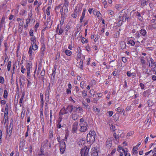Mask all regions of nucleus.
Returning a JSON list of instances; mask_svg holds the SVG:
<instances>
[{"mask_svg": "<svg viewBox=\"0 0 156 156\" xmlns=\"http://www.w3.org/2000/svg\"><path fill=\"white\" fill-rule=\"evenodd\" d=\"M124 135L123 132L121 130H118L116 132L114 133L113 136L116 139V142H115V143H117L118 142L117 139H118L120 137H123L124 136Z\"/></svg>", "mask_w": 156, "mask_h": 156, "instance_id": "obj_1", "label": "nucleus"}, {"mask_svg": "<svg viewBox=\"0 0 156 156\" xmlns=\"http://www.w3.org/2000/svg\"><path fill=\"white\" fill-rule=\"evenodd\" d=\"M119 17L120 20H122L123 22L125 21L126 19L128 20L129 18V17H127V13L125 12H123L122 11L120 12Z\"/></svg>", "mask_w": 156, "mask_h": 156, "instance_id": "obj_2", "label": "nucleus"}, {"mask_svg": "<svg viewBox=\"0 0 156 156\" xmlns=\"http://www.w3.org/2000/svg\"><path fill=\"white\" fill-rule=\"evenodd\" d=\"M89 149L87 147H85L82 149L80 151L81 156H87L88 154Z\"/></svg>", "mask_w": 156, "mask_h": 156, "instance_id": "obj_3", "label": "nucleus"}, {"mask_svg": "<svg viewBox=\"0 0 156 156\" xmlns=\"http://www.w3.org/2000/svg\"><path fill=\"white\" fill-rule=\"evenodd\" d=\"M32 64L30 61H28L26 66V68L27 70V74L28 76L30 73V69L32 68Z\"/></svg>", "mask_w": 156, "mask_h": 156, "instance_id": "obj_4", "label": "nucleus"}, {"mask_svg": "<svg viewBox=\"0 0 156 156\" xmlns=\"http://www.w3.org/2000/svg\"><path fill=\"white\" fill-rule=\"evenodd\" d=\"M79 126L80 127V131L82 132H86L87 129L88 125L87 124H79Z\"/></svg>", "mask_w": 156, "mask_h": 156, "instance_id": "obj_5", "label": "nucleus"}, {"mask_svg": "<svg viewBox=\"0 0 156 156\" xmlns=\"http://www.w3.org/2000/svg\"><path fill=\"white\" fill-rule=\"evenodd\" d=\"M78 122H75L72 126V132L73 133H76L78 129Z\"/></svg>", "mask_w": 156, "mask_h": 156, "instance_id": "obj_6", "label": "nucleus"}, {"mask_svg": "<svg viewBox=\"0 0 156 156\" xmlns=\"http://www.w3.org/2000/svg\"><path fill=\"white\" fill-rule=\"evenodd\" d=\"M95 136H90V135H87V141L90 143H93L95 140Z\"/></svg>", "mask_w": 156, "mask_h": 156, "instance_id": "obj_7", "label": "nucleus"}, {"mask_svg": "<svg viewBox=\"0 0 156 156\" xmlns=\"http://www.w3.org/2000/svg\"><path fill=\"white\" fill-rule=\"evenodd\" d=\"M78 140H79V141L78 143L79 146H82L85 143V138H79L78 139Z\"/></svg>", "mask_w": 156, "mask_h": 156, "instance_id": "obj_8", "label": "nucleus"}, {"mask_svg": "<svg viewBox=\"0 0 156 156\" xmlns=\"http://www.w3.org/2000/svg\"><path fill=\"white\" fill-rule=\"evenodd\" d=\"M60 7L61 5H60L56 7L55 9V11L56 12H57L59 10V9H60V12L61 13L62 16L64 14V12H63V8H61Z\"/></svg>", "mask_w": 156, "mask_h": 156, "instance_id": "obj_9", "label": "nucleus"}, {"mask_svg": "<svg viewBox=\"0 0 156 156\" xmlns=\"http://www.w3.org/2000/svg\"><path fill=\"white\" fill-rule=\"evenodd\" d=\"M8 114L4 113L3 119L2 122H4V125H5L6 122H8Z\"/></svg>", "mask_w": 156, "mask_h": 156, "instance_id": "obj_10", "label": "nucleus"}, {"mask_svg": "<svg viewBox=\"0 0 156 156\" xmlns=\"http://www.w3.org/2000/svg\"><path fill=\"white\" fill-rule=\"evenodd\" d=\"M68 5L67 3H65L64 4L63 7L64 10V13L65 14L68 12Z\"/></svg>", "mask_w": 156, "mask_h": 156, "instance_id": "obj_11", "label": "nucleus"}, {"mask_svg": "<svg viewBox=\"0 0 156 156\" xmlns=\"http://www.w3.org/2000/svg\"><path fill=\"white\" fill-rule=\"evenodd\" d=\"M68 113V111L66 108L64 107H63L60 111L59 114L60 115H63Z\"/></svg>", "mask_w": 156, "mask_h": 156, "instance_id": "obj_12", "label": "nucleus"}, {"mask_svg": "<svg viewBox=\"0 0 156 156\" xmlns=\"http://www.w3.org/2000/svg\"><path fill=\"white\" fill-rule=\"evenodd\" d=\"M24 96H25V92H24V91H23L22 93L21 97L20 99V101H19V104H20V106H22V105L21 104L22 103V102L23 101V100L24 98Z\"/></svg>", "mask_w": 156, "mask_h": 156, "instance_id": "obj_13", "label": "nucleus"}, {"mask_svg": "<svg viewBox=\"0 0 156 156\" xmlns=\"http://www.w3.org/2000/svg\"><path fill=\"white\" fill-rule=\"evenodd\" d=\"M20 87L21 88H22L25 84V80L22 79V80H20Z\"/></svg>", "mask_w": 156, "mask_h": 156, "instance_id": "obj_14", "label": "nucleus"}, {"mask_svg": "<svg viewBox=\"0 0 156 156\" xmlns=\"http://www.w3.org/2000/svg\"><path fill=\"white\" fill-rule=\"evenodd\" d=\"M66 109L68 111V112H69L71 113L73 109V107L72 105H69L68 106Z\"/></svg>", "mask_w": 156, "mask_h": 156, "instance_id": "obj_15", "label": "nucleus"}, {"mask_svg": "<svg viewBox=\"0 0 156 156\" xmlns=\"http://www.w3.org/2000/svg\"><path fill=\"white\" fill-rule=\"evenodd\" d=\"M31 48L34 50H36L38 48V46L36 44V43H34V42L31 43Z\"/></svg>", "mask_w": 156, "mask_h": 156, "instance_id": "obj_16", "label": "nucleus"}, {"mask_svg": "<svg viewBox=\"0 0 156 156\" xmlns=\"http://www.w3.org/2000/svg\"><path fill=\"white\" fill-rule=\"evenodd\" d=\"M151 122V119L150 116L148 115L147 116V118L145 121V124H147L148 122H149L148 127H149V126L150 125V123Z\"/></svg>", "mask_w": 156, "mask_h": 156, "instance_id": "obj_17", "label": "nucleus"}, {"mask_svg": "<svg viewBox=\"0 0 156 156\" xmlns=\"http://www.w3.org/2000/svg\"><path fill=\"white\" fill-rule=\"evenodd\" d=\"M45 45L43 43L42 44L41 48V55H43L44 53V51L45 50Z\"/></svg>", "mask_w": 156, "mask_h": 156, "instance_id": "obj_18", "label": "nucleus"}, {"mask_svg": "<svg viewBox=\"0 0 156 156\" xmlns=\"http://www.w3.org/2000/svg\"><path fill=\"white\" fill-rule=\"evenodd\" d=\"M59 147H66V144L64 142V140H62L60 143Z\"/></svg>", "mask_w": 156, "mask_h": 156, "instance_id": "obj_19", "label": "nucleus"}, {"mask_svg": "<svg viewBox=\"0 0 156 156\" xmlns=\"http://www.w3.org/2000/svg\"><path fill=\"white\" fill-rule=\"evenodd\" d=\"M72 118L74 120H77L78 117V115L76 114H72L71 115Z\"/></svg>", "mask_w": 156, "mask_h": 156, "instance_id": "obj_20", "label": "nucleus"}, {"mask_svg": "<svg viewBox=\"0 0 156 156\" xmlns=\"http://www.w3.org/2000/svg\"><path fill=\"white\" fill-rule=\"evenodd\" d=\"M140 33L144 37L146 34L147 32L145 30L141 29L140 30Z\"/></svg>", "mask_w": 156, "mask_h": 156, "instance_id": "obj_21", "label": "nucleus"}, {"mask_svg": "<svg viewBox=\"0 0 156 156\" xmlns=\"http://www.w3.org/2000/svg\"><path fill=\"white\" fill-rule=\"evenodd\" d=\"M62 119L60 117L59 118V119L58 121V124L57 125V127L58 128H60L61 127H62L63 126H61V124L60 123V122L61 121Z\"/></svg>", "mask_w": 156, "mask_h": 156, "instance_id": "obj_22", "label": "nucleus"}, {"mask_svg": "<svg viewBox=\"0 0 156 156\" xmlns=\"http://www.w3.org/2000/svg\"><path fill=\"white\" fill-rule=\"evenodd\" d=\"M148 0H141V5L142 6H144L146 5L147 4V1Z\"/></svg>", "mask_w": 156, "mask_h": 156, "instance_id": "obj_23", "label": "nucleus"}, {"mask_svg": "<svg viewBox=\"0 0 156 156\" xmlns=\"http://www.w3.org/2000/svg\"><path fill=\"white\" fill-rule=\"evenodd\" d=\"M55 70L56 69H55V70L53 69L52 71L53 73L51 74V79L53 80H55V76L56 73Z\"/></svg>", "mask_w": 156, "mask_h": 156, "instance_id": "obj_24", "label": "nucleus"}, {"mask_svg": "<svg viewBox=\"0 0 156 156\" xmlns=\"http://www.w3.org/2000/svg\"><path fill=\"white\" fill-rule=\"evenodd\" d=\"M87 135H90V136H95L96 133L94 131L91 130Z\"/></svg>", "mask_w": 156, "mask_h": 156, "instance_id": "obj_25", "label": "nucleus"}, {"mask_svg": "<svg viewBox=\"0 0 156 156\" xmlns=\"http://www.w3.org/2000/svg\"><path fill=\"white\" fill-rule=\"evenodd\" d=\"M12 129L10 128L9 129V131L8 132V129H7L6 131V134L7 135L8 134L9 136H10L12 134Z\"/></svg>", "mask_w": 156, "mask_h": 156, "instance_id": "obj_26", "label": "nucleus"}, {"mask_svg": "<svg viewBox=\"0 0 156 156\" xmlns=\"http://www.w3.org/2000/svg\"><path fill=\"white\" fill-rule=\"evenodd\" d=\"M8 110H9V104L7 103L5 107V109L4 112V113L8 114Z\"/></svg>", "mask_w": 156, "mask_h": 156, "instance_id": "obj_27", "label": "nucleus"}, {"mask_svg": "<svg viewBox=\"0 0 156 156\" xmlns=\"http://www.w3.org/2000/svg\"><path fill=\"white\" fill-rule=\"evenodd\" d=\"M106 145L108 147H111L112 146V141L110 140H107L106 143Z\"/></svg>", "mask_w": 156, "mask_h": 156, "instance_id": "obj_28", "label": "nucleus"}, {"mask_svg": "<svg viewBox=\"0 0 156 156\" xmlns=\"http://www.w3.org/2000/svg\"><path fill=\"white\" fill-rule=\"evenodd\" d=\"M77 9L76 8L75 9L74 11L73 14H72V16L74 18H76L77 16L76 11Z\"/></svg>", "mask_w": 156, "mask_h": 156, "instance_id": "obj_29", "label": "nucleus"}, {"mask_svg": "<svg viewBox=\"0 0 156 156\" xmlns=\"http://www.w3.org/2000/svg\"><path fill=\"white\" fill-rule=\"evenodd\" d=\"M80 124H87V122L84 120V119L83 118H81L80 119Z\"/></svg>", "mask_w": 156, "mask_h": 156, "instance_id": "obj_30", "label": "nucleus"}, {"mask_svg": "<svg viewBox=\"0 0 156 156\" xmlns=\"http://www.w3.org/2000/svg\"><path fill=\"white\" fill-rule=\"evenodd\" d=\"M65 53L68 56H70L72 54V52L68 50H66L65 51Z\"/></svg>", "mask_w": 156, "mask_h": 156, "instance_id": "obj_31", "label": "nucleus"}, {"mask_svg": "<svg viewBox=\"0 0 156 156\" xmlns=\"http://www.w3.org/2000/svg\"><path fill=\"white\" fill-rule=\"evenodd\" d=\"M86 86V85L84 81H82L80 83V86L82 89H83L84 88V87Z\"/></svg>", "mask_w": 156, "mask_h": 156, "instance_id": "obj_32", "label": "nucleus"}, {"mask_svg": "<svg viewBox=\"0 0 156 156\" xmlns=\"http://www.w3.org/2000/svg\"><path fill=\"white\" fill-rule=\"evenodd\" d=\"M127 75L128 76H135L136 74L134 73H131L129 71L127 73Z\"/></svg>", "mask_w": 156, "mask_h": 156, "instance_id": "obj_33", "label": "nucleus"}, {"mask_svg": "<svg viewBox=\"0 0 156 156\" xmlns=\"http://www.w3.org/2000/svg\"><path fill=\"white\" fill-rule=\"evenodd\" d=\"M8 93L7 90H4L3 95L4 98H7L8 96Z\"/></svg>", "mask_w": 156, "mask_h": 156, "instance_id": "obj_34", "label": "nucleus"}, {"mask_svg": "<svg viewBox=\"0 0 156 156\" xmlns=\"http://www.w3.org/2000/svg\"><path fill=\"white\" fill-rule=\"evenodd\" d=\"M24 23L23 21H22L19 24V29H20L21 30H22V27Z\"/></svg>", "mask_w": 156, "mask_h": 156, "instance_id": "obj_35", "label": "nucleus"}, {"mask_svg": "<svg viewBox=\"0 0 156 156\" xmlns=\"http://www.w3.org/2000/svg\"><path fill=\"white\" fill-rule=\"evenodd\" d=\"M45 100L46 102H48L49 101V96L48 93V94H45Z\"/></svg>", "mask_w": 156, "mask_h": 156, "instance_id": "obj_36", "label": "nucleus"}, {"mask_svg": "<svg viewBox=\"0 0 156 156\" xmlns=\"http://www.w3.org/2000/svg\"><path fill=\"white\" fill-rule=\"evenodd\" d=\"M116 111H117L119 112H122L124 111V109H122V108H121L120 107H119L116 108Z\"/></svg>", "mask_w": 156, "mask_h": 156, "instance_id": "obj_37", "label": "nucleus"}, {"mask_svg": "<svg viewBox=\"0 0 156 156\" xmlns=\"http://www.w3.org/2000/svg\"><path fill=\"white\" fill-rule=\"evenodd\" d=\"M128 43L132 46H134L135 44L134 41L133 40H130L128 41Z\"/></svg>", "mask_w": 156, "mask_h": 156, "instance_id": "obj_38", "label": "nucleus"}, {"mask_svg": "<svg viewBox=\"0 0 156 156\" xmlns=\"http://www.w3.org/2000/svg\"><path fill=\"white\" fill-rule=\"evenodd\" d=\"M32 52L33 51L31 49V46H30L29 48L28 51V54L30 55L29 56L30 57L31 56Z\"/></svg>", "mask_w": 156, "mask_h": 156, "instance_id": "obj_39", "label": "nucleus"}, {"mask_svg": "<svg viewBox=\"0 0 156 156\" xmlns=\"http://www.w3.org/2000/svg\"><path fill=\"white\" fill-rule=\"evenodd\" d=\"M11 62L10 61L9 62L7 65V69L9 71L10 69L11 68Z\"/></svg>", "mask_w": 156, "mask_h": 156, "instance_id": "obj_40", "label": "nucleus"}, {"mask_svg": "<svg viewBox=\"0 0 156 156\" xmlns=\"http://www.w3.org/2000/svg\"><path fill=\"white\" fill-rule=\"evenodd\" d=\"M92 156H98V152L95 151H93L92 154Z\"/></svg>", "mask_w": 156, "mask_h": 156, "instance_id": "obj_41", "label": "nucleus"}, {"mask_svg": "<svg viewBox=\"0 0 156 156\" xmlns=\"http://www.w3.org/2000/svg\"><path fill=\"white\" fill-rule=\"evenodd\" d=\"M136 15L138 17V18L139 20H142V18L141 16V15L139 12H137L136 13Z\"/></svg>", "mask_w": 156, "mask_h": 156, "instance_id": "obj_42", "label": "nucleus"}, {"mask_svg": "<svg viewBox=\"0 0 156 156\" xmlns=\"http://www.w3.org/2000/svg\"><path fill=\"white\" fill-rule=\"evenodd\" d=\"M30 40L31 41V43L34 42V43H35L36 40H35V38L34 36H32V37L30 38Z\"/></svg>", "mask_w": 156, "mask_h": 156, "instance_id": "obj_43", "label": "nucleus"}, {"mask_svg": "<svg viewBox=\"0 0 156 156\" xmlns=\"http://www.w3.org/2000/svg\"><path fill=\"white\" fill-rule=\"evenodd\" d=\"M122 151H123V152H124L125 156H127V155H130L128 153V151L127 150L125 151L124 149H122Z\"/></svg>", "mask_w": 156, "mask_h": 156, "instance_id": "obj_44", "label": "nucleus"}, {"mask_svg": "<svg viewBox=\"0 0 156 156\" xmlns=\"http://www.w3.org/2000/svg\"><path fill=\"white\" fill-rule=\"evenodd\" d=\"M2 132L1 130H0V144L2 143Z\"/></svg>", "mask_w": 156, "mask_h": 156, "instance_id": "obj_45", "label": "nucleus"}, {"mask_svg": "<svg viewBox=\"0 0 156 156\" xmlns=\"http://www.w3.org/2000/svg\"><path fill=\"white\" fill-rule=\"evenodd\" d=\"M87 91L85 90H83V91L82 93V95L83 97L84 98L87 95Z\"/></svg>", "mask_w": 156, "mask_h": 156, "instance_id": "obj_46", "label": "nucleus"}, {"mask_svg": "<svg viewBox=\"0 0 156 156\" xmlns=\"http://www.w3.org/2000/svg\"><path fill=\"white\" fill-rule=\"evenodd\" d=\"M93 109L94 111L98 113H99L100 111V109L97 108L96 107H93Z\"/></svg>", "mask_w": 156, "mask_h": 156, "instance_id": "obj_47", "label": "nucleus"}, {"mask_svg": "<svg viewBox=\"0 0 156 156\" xmlns=\"http://www.w3.org/2000/svg\"><path fill=\"white\" fill-rule=\"evenodd\" d=\"M83 62L82 60H80V64H79V67L80 68V69H82L83 66Z\"/></svg>", "mask_w": 156, "mask_h": 156, "instance_id": "obj_48", "label": "nucleus"}, {"mask_svg": "<svg viewBox=\"0 0 156 156\" xmlns=\"http://www.w3.org/2000/svg\"><path fill=\"white\" fill-rule=\"evenodd\" d=\"M81 42L83 43H87L88 42V40L86 39L83 37L82 39Z\"/></svg>", "mask_w": 156, "mask_h": 156, "instance_id": "obj_49", "label": "nucleus"}, {"mask_svg": "<svg viewBox=\"0 0 156 156\" xmlns=\"http://www.w3.org/2000/svg\"><path fill=\"white\" fill-rule=\"evenodd\" d=\"M99 99L97 98H94L92 101L95 103H97V101Z\"/></svg>", "mask_w": 156, "mask_h": 156, "instance_id": "obj_50", "label": "nucleus"}, {"mask_svg": "<svg viewBox=\"0 0 156 156\" xmlns=\"http://www.w3.org/2000/svg\"><path fill=\"white\" fill-rule=\"evenodd\" d=\"M45 72L44 70H42L41 73V76L42 77V78H43L44 76L45 75Z\"/></svg>", "mask_w": 156, "mask_h": 156, "instance_id": "obj_51", "label": "nucleus"}, {"mask_svg": "<svg viewBox=\"0 0 156 156\" xmlns=\"http://www.w3.org/2000/svg\"><path fill=\"white\" fill-rule=\"evenodd\" d=\"M0 83L2 84L4 83V79L3 77L0 76Z\"/></svg>", "mask_w": 156, "mask_h": 156, "instance_id": "obj_52", "label": "nucleus"}, {"mask_svg": "<svg viewBox=\"0 0 156 156\" xmlns=\"http://www.w3.org/2000/svg\"><path fill=\"white\" fill-rule=\"evenodd\" d=\"M0 104L1 106L4 105L6 104V101L4 100H2L0 101Z\"/></svg>", "mask_w": 156, "mask_h": 156, "instance_id": "obj_53", "label": "nucleus"}, {"mask_svg": "<svg viewBox=\"0 0 156 156\" xmlns=\"http://www.w3.org/2000/svg\"><path fill=\"white\" fill-rule=\"evenodd\" d=\"M66 147H60V151L62 152V153H63L64 152V151H65V148Z\"/></svg>", "mask_w": 156, "mask_h": 156, "instance_id": "obj_54", "label": "nucleus"}, {"mask_svg": "<svg viewBox=\"0 0 156 156\" xmlns=\"http://www.w3.org/2000/svg\"><path fill=\"white\" fill-rule=\"evenodd\" d=\"M40 97H41V101L42 102V103L43 104L44 103V101H43V95L41 93L40 94Z\"/></svg>", "mask_w": 156, "mask_h": 156, "instance_id": "obj_55", "label": "nucleus"}, {"mask_svg": "<svg viewBox=\"0 0 156 156\" xmlns=\"http://www.w3.org/2000/svg\"><path fill=\"white\" fill-rule=\"evenodd\" d=\"M80 51L78 53L77 56V59H80L81 57V53H80ZM77 60H78V59H77Z\"/></svg>", "mask_w": 156, "mask_h": 156, "instance_id": "obj_56", "label": "nucleus"}, {"mask_svg": "<svg viewBox=\"0 0 156 156\" xmlns=\"http://www.w3.org/2000/svg\"><path fill=\"white\" fill-rule=\"evenodd\" d=\"M50 134L49 135V138H51L53 137V133L52 131H50Z\"/></svg>", "mask_w": 156, "mask_h": 156, "instance_id": "obj_57", "label": "nucleus"}, {"mask_svg": "<svg viewBox=\"0 0 156 156\" xmlns=\"http://www.w3.org/2000/svg\"><path fill=\"white\" fill-rule=\"evenodd\" d=\"M26 70V69L25 68H24L23 66H22L21 69V72L23 73H25V71Z\"/></svg>", "mask_w": 156, "mask_h": 156, "instance_id": "obj_58", "label": "nucleus"}, {"mask_svg": "<svg viewBox=\"0 0 156 156\" xmlns=\"http://www.w3.org/2000/svg\"><path fill=\"white\" fill-rule=\"evenodd\" d=\"M145 74H147L146 77H147L150 76V74L148 73V69H146V71L145 72Z\"/></svg>", "mask_w": 156, "mask_h": 156, "instance_id": "obj_59", "label": "nucleus"}, {"mask_svg": "<svg viewBox=\"0 0 156 156\" xmlns=\"http://www.w3.org/2000/svg\"><path fill=\"white\" fill-rule=\"evenodd\" d=\"M25 115V112H23V111H22L21 112V118L22 119H23Z\"/></svg>", "mask_w": 156, "mask_h": 156, "instance_id": "obj_60", "label": "nucleus"}, {"mask_svg": "<svg viewBox=\"0 0 156 156\" xmlns=\"http://www.w3.org/2000/svg\"><path fill=\"white\" fill-rule=\"evenodd\" d=\"M77 109H78V110L79 112L80 113H82L83 112V110L81 108L79 107L77 108Z\"/></svg>", "mask_w": 156, "mask_h": 156, "instance_id": "obj_61", "label": "nucleus"}, {"mask_svg": "<svg viewBox=\"0 0 156 156\" xmlns=\"http://www.w3.org/2000/svg\"><path fill=\"white\" fill-rule=\"evenodd\" d=\"M111 129H112L113 131H114L115 130V126L113 125H112L110 128Z\"/></svg>", "mask_w": 156, "mask_h": 156, "instance_id": "obj_62", "label": "nucleus"}, {"mask_svg": "<svg viewBox=\"0 0 156 156\" xmlns=\"http://www.w3.org/2000/svg\"><path fill=\"white\" fill-rule=\"evenodd\" d=\"M63 32V30L60 28L59 30V31L58 32V34L60 35L62 34Z\"/></svg>", "mask_w": 156, "mask_h": 156, "instance_id": "obj_63", "label": "nucleus"}, {"mask_svg": "<svg viewBox=\"0 0 156 156\" xmlns=\"http://www.w3.org/2000/svg\"><path fill=\"white\" fill-rule=\"evenodd\" d=\"M140 86L141 87V89H144V85L143 83H140Z\"/></svg>", "mask_w": 156, "mask_h": 156, "instance_id": "obj_64", "label": "nucleus"}]
</instances>
